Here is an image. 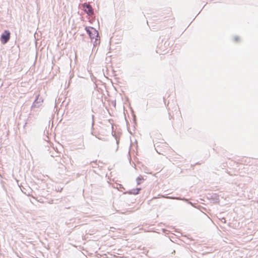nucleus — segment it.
<instances>
[{"label": "nucleus", "mask_w": 258, "mask_h": 258, "mask_svg": "<svg viewBox=\"0 0 258 258\" xmlns=\"http://www.w3.org/2000/svg\"><path fill=\"white\" fill-rule=\"evenodd\" d=\"M169 114H170V115L171 116L172 118L174 117V113H173V111L172 110H170Z\"/></svg>", "instance_id": "obj_7"}, {"label": "nucleus", "mask_w": 258, "mask_h": 258, "mask_svg": "<svg viewBox=\"0 0 258 258\" xmlns=\"http://www.w3.org/2000/svg\"><path fill=\"white\" fill-rule=\"evenodd\" d=\"M85 29L91 39L97 40L96 38L98 37V33L95 29L92 27H86Z\"/></svg>", "instance_id": "obj_1"}, {"label": "nucleus", "mask_w": 258, "mask_h": 258, "mask_svg": "<svg viewBox=\"0 0 258 258\" xmlns=\"http://www.w3.org/2000/svg\"><path fill=\"white\" fill-rule=\"evenodd\" d=\"M11 33L8 30H5L2 34L1 41L3 44H6L10 39Z\"/></svg>", "instance_id": "obj_2"}, {"label": "nucleus", "mask_w": 258, "mask_h": 258, "mask_svg": "<svg viewBox=\"0 0 258 258\" xmlns=\"http://www.w3.org/2000/svg\"><path fill=\"white\" fill-rule=\"evenodd\" d=\"M83 7L86 13L89 15H92L93 14V10L92 7L87 3H85L83 5Z\"/></svg>", "instance_id": "obj_3"}, {"label": "nucleus", "mask_w": 258, "mask_h": 258, "mask_svg": "<svg viewBox=\"0 0 258 258\" xmlns=\"http://www.w3.org/2000/svg\"><path fill=\"white\" fill-rule=\"evenodd\" d=\"M141 190L140 188H137L135 189H133L130 191H127L126 193L130 195H137L139 194L140 190Z\"/></svg>", "instance_id": "obj_4"}, {"label": "nucleus", "mask_w": 258, "mask_h": 258, "mask_svg": "<svg viewBox=\"0 0 258 258\" xmlns=\"http://www.w3.org/2000/svg\"><path fill=\"white\" fill-rule=\"evenodd\" d=\"M174 111H175V114L177 116H180V115L181 113H180V111L179 108H178V107H175V109Z\"/></svg>", "instance_id": "obj_5"}, {"label": "nucleus", "mask_w": 258, "mask_h": 258, "mask_svg": "<svg viewBox=\"0 0 258 258\" xmlns=\"http://www.w3.org/2000/svg\"><path fill=\"white\" fill-rule=\"evenodd\" d=\"M144 179L142 177H138L137 179L138 184H140L141 183V181L143 180Z\"/></svg>", "instance_id": "obj_6"}]
</instances>
